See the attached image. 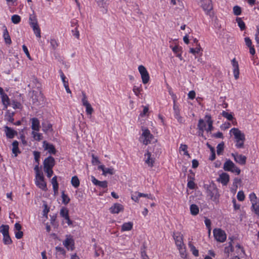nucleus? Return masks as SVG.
<instances>
[{"label": "nucleus", "instance_id": "nucleus-64", "mask_svg": "<svg viewBox=\"0 0 259 259\" xmlns=\"http://www.w3.org/2000/svg\"><path fill=\"white\" fill-rule=\"evenodd\" d=\"M92 162L93 164H97L100 163V161L98 159V158L97 157L95 156L94 154H92Z\"/></svg>", "mask_w": 259, "mask_h": 259}, {"label": "nucleus", "instance_id": "nucleus-45", "mask_svg": "<svg viewBox=\"0 0 259 259\" xmlns=\"http://www.w3.org/2000/svg\"><path fill=\"white\" fill-rule=\"evenodd\" d=\"M12 22L15 24H18L21 21V17L18 15H14L11 17Z\"/></svg>", "mask_w": 259, "mask_h": 259}, {"label": "nucleus", "instance_id": "nucleus-14", "mask_svg": "<svg viewBox=\"0 0 259 259\" xmlns=\"http://www.w3.org/2000/svg\"><path fill=\"white\" fill-rule=\"evenodd\" d=\"M43 147L46 150H48L49 153L53 154H55L56 153V150L55 146L50 143H48L45 141L43 142Z\"/></svg>", "mask_w": 259, "mask_h": 259}, {"label": "nucleus", "instance_id": "nucleus-53", "mask_svg": "<svg viewBox=\"0 0 259 259\" xmlns=\"http://www.w3.org/2000/svg\"><path fill=\"white\" fill-rule=\"evenodd\" d=\"M38 164H39L37 163V164L36 165L34 168V170L35 171V174H36L35 178L38 177L39 176L43 175L42 172H40L39 170Z\"/></svg>", "mask_w": 259, "mask_h": 259}, {"label": "nucleus", "instance_id": "nucleus-38", "mask_svg": "<svg viewBox=\"0 0 259 259\" xmlns=\"http://www.w3.org/2000/svg\"><path fill=\"white\" fill-rule=\"evenodd\" d=\"M71 183L75 188H77L79 186V181L77 176H73L71 181Z\"/></svg>", "mask_w": 259, "mask_h": 259}, {"label": "nucleus", "instance_id": "nucleus-3", "mask_svg": "<svg viewBox=\"0 0 259 259\" xmlns=\"http://www.w3.org/2000/svg\"><path fill=\"white\" fill-rule=\"evenodd\" d=\"M215 239L219 242H224L226 239V234L221 229L215 228L213 231Z\"/></svg>", "mask_w": 259, "mask_h": 259}, {"label": "nucleus", "instance_id": "nucleus-11", "mask_svg": "<svg viewBox=\"0 0 259 259\" xmlns=\"http://www.w3.org/2000/svg\"><path fill=\"white\" fill-rule=\"evenodd\" d=\"M66 239L63 241V244L68 250L70 248L71 250L74 249V240L69 236H66Z\"/></svg>", "mask_w": 259, "mask_h": 259}, {"label": "nucleus", "instance_id": "nucleus-41", "mask_svg": "<svg viewBox=\"0 0 259 259\" xmlns=\"http://www.w3.org/2000/svg\"><path fill=\"white\" fill-rule=\"evenodd\" d=\"M224 149V143L222 142L221 143L219 144L217 147V152L218 155H221L222 154L223 151Z\"/></svg>", "mask_w": 259, "mask_h": 259}, {"label": "nucleus", "instance_id": "nucleus-52", "mask_svg": "<svg viewBox=\"0 0 259 259\" xmlns=\"http://www.w3.org/2000/svg\"><path fill=\"white\" fill-rule=\"evenodd\" d=\"M43 206L44 207L43 210V215L47 218L48 213L50 211V208L48 207V205L46 203L43 204Z\"/></svg>", "mask_w": 259, "mask_h": 259}, {"label": "nucleus", "instance_id": "nucleus-56", "mask_svg": "<svg viewBox=\"0 0 259 259\" xmlns=\"http://www.w3.org/2000/svg\"><path fill=\"white\" fill-rule=\"evenodd\" d=\"M108 174L111 175H113L114 174V168L112 167L106 168L104 172L103 173V175H106Z\"/></svg>", "mask_w": 259, "mask_h": 259}, {"label": "nucleus", "instance_id": "nucleus-55", "mask_svg": "<svg viewBox=\"0 0 259 259\" xmlns=\"http://www.w3.org/2000/svg\"><path fill=\"white\" fill-rule=\"evenodd\" d=\"M187 148H188V147L186 145H185V144H181V146L180 147V151H183L184 152V155H189L188 151H187Z\"/></svg>", "mask_w": 259, "mask_h": 259}, {"label": "nucleus", "instance_id": "nucleus-39", "mask_svg": "<svg viewBox=\"0 0 259 259\" xmlns=\"http://www.w3.org/2000/svg\"><path fill=\"white\" fill-rule=\"evenodd\" d=\"M61 197L62 203L65 205L67 204L70 200L68 195L65 194L64 191L62 192Z\"/></svg>", "mask_w": 259, "mask_h": 259}, {"label": "nucleus", "instance_id": "nucleus-17", "mask_svg": "<svg viewBox=\"0 0 259 259\" xmlns=\"http://www.w3.org/2000/svg\"><path fill=\"white\" fill-rule=\"evenodd\" d=\"M201 7L203 9L207 12L212 9V5L211 0H202Z\"/></svg>", "mask_w": 259, "mask_h": 259}, {"label": "nucleus", "instance_id": "nucleus-19", "mask_svg": "<svg viewBox=\"0 0 259 259\" xmlns=\"http://www.w3.org/2000/svg\"><path fill=\"white\" fill-rule=\"evenodd\" d=\"M4 28V33H3V37L5 40V42L6 44L10 45L12 43L11 39L10 36L9 34V32L7 30V28L5 25L3 26Z\"/></svg>", "mask_w": 259, "mask_h": 259}, {"label": "nucleus", "instance_id": "nucleus-54", "mask_svg": "<svg viewBox=\"0 0 259 259\" xmlns=\"http://www.w3.org/2000/svg\"><path fill=\"white\" fill-rule=\"evenodd\" d=\"M138 197H147L148 198L150 199L151 200H153L155 199V198L154 197H153V196L151 194H144V193H140V192H138Z\"/></svg>", "mask_w": 259, "mask_h": 259}, {"label": "nucleus", "instance_id": "nucleus-10", "mask_svg": "<svg viewBox=\"0 0 259 259\" xmlns=\"http://www.w3.org/2000/svg\"><path fill=\"white\" fill-rule=\"evenodd\" d=\"M173 238L175 241V243L177 247H181V246H184L183 236L180 233H178L176 234L174 233Z\"/></svg>", "mask_w": 259, "mask_h": 259}, {"label": "nucleus", "instance_id": "nucleus-60", "mask_svg": "<svg viewBox=\"0 0 259 259\" xmlns=\"http://www.w3.org/2000/svg\"><path fill=\"white\" fill-rule=\"evenodd\" d=\"M33 155L34 156L35 161L39 164V159L40 158V152L38 151H33Z\"/></svg>", "mask_w": 259, "mask_h": 259}, {"label": "nucleus", "instance_id": "nucleus-44", "mask_svg": "<svg viewBox=\"0 0 259 259\" xmlns=\"http://www.w3.org/2000/svg\"><path fill=\"white\" fill-rule=\"evenodd\" d=\"M174 105H173V109L174 110V115H178V114H180V110L179 106L176 104V99L174 98Z\"/></svg>", "mask_w": 259, "mask_h": 259}, {"label": "nucleus", "instance_id": "nucleus-1", "mask_svg": "<svg viewBox=\"0 0 259 259\" xmlns=\"http://www.w3.org/2000/svg\"><path fill=\"white\" fill-rule=\"evenodd\" d=\"M203 188L206 191L207 196H209L210 199L215 203H218L220 194L216 185L212 182L209 184H204Z\"/></svg>", "mask_w": 259, "mask_h": 259}, {"label": "nucleus", "instance_id": "nucleus-4", "mask_svg": "<svg viewBox=\"0 0 259 259\" xmlns=\"http://www.w3.org/2000/svg\"><path fill=\"white\" fill-rule=\"evenodd\" d=\"M139 71L141 75L142 82L146 84L149 81L150 77L146 68L142 65L138 67Z\"/></svg>", "mask_w": 259, "mask_h": 259}, {"label": "nucleus", "instance_id": "nucleus-59", "mask_svg": "<svg viewBox=\"0 0 259 259\" xmlns=\"http://www.w3.org/2000/svg\"><path fill=\"white\" fill-rule=\"evenodd\" d=\"M50 44H51L52 48L53 50H56V49L58 46V44L56 40L55 39H51L50 40Z\"/></svg>", "mask_w": 259, "mask_h": 259}, {"label": "nucleus", "instance_id": "nucleus-26", "mask_svg": "<svg viewBox=\"0 0 259 259\" xmlns=\"http://www.w3.org/2000/svg\"><path fill=\"white\" fill-rule=\"evenodd\" d=\"M32 125L31 128L34 131H38L40 128L39 121L36 118H33L31 119Z\"/></svg>", "mask_w": 259, "mask_h": 259}, {"label": "nucleus", "instance_id": "nucleus-7", "mask_svg": "<svg viewBox=\"0 0 259 259\" xmlns=\"http://www.w3.org/2000/svg\"><path fill=\"white\" fill-rule=\"evenodd\" d=\"M230 132L234 135L235 138L238 141H245V135L242 133L238 128H233L231 130Z\"/></svg>", "mask_w": 259, "mask_h": 259}, {"label": "nucleus", "instance_id": "nucleus-37", "mask_svg": "<svg viewBox=\"0 0 259 259\" xmlns=\"http://www.w3.org/2000/svg\"><path fill=\"white\" fill-rule=\"evenodd\" d=\"M188 246L190 247V250L192 251L193 254L195 256H198L199 255L198 250L197 249L196 247L190 242H189Z\"/></svg>", "mask_w": 259, "mask_h": 259}, {"label": "nucleus", "instance_id": "nucleus-48", "mask_svg": "<svg viewBox=\"0 0 259 259\" xmlns=\"http://www.w3.org/2000/svg\"><path fill=\"white\" fill-rule=\"evenodd\" d=\"M233 13L235 15L238 16L241 13V9L239 6H235L233 7Z\"/></svg>", "mask_w": 259, "mask_h": 259}, {"label": "nucleus", "instance_id": "nucleus-58", "mask_svg": "<svg viewBox=\"0 0 259 259\" xmlns=\"http://www.w3.org/2000/svg\"><path fill=\"white\" fill-rule=\"evenodd\" d=\"M12 105L14 109H21L22 108L21 103L15 101H13Z\"/></svg>", "mask_w": 259, "mask_h": 259}, {"label": "nucleus", "instance_id": "nucleus-43", "mask_svg": "<svg viewBox=\"0 0 259 259\" xmlns=\"http://www.w3.org/2000/svg\"><path fill=\"white\" fill-rule=\"evenodd\" d=\"M202 48L200 45V44L197 45V47L196 49L190 48L189 52L193 54V55H195L196 53H198L200 51H202Z\"/></svg>", "mask_w": 259, "mask_h": 259}, {"label": "nucleus", "instance_id": "nucleus-28", "mask_svg": "<svg viewBox=\"0 0 259 259\" xmlns=\"http://www.w3.org/2000/svg\"><path fill=\"white\" fill-rule=\"evenodd\" d=\"M57 176H54L53 177L51 180V183L53 185V190L55 194L58 193V188H59V184L57 182Z\"/></svg>", "mask_w": 259, "mask_h": 259}, {"label": "nucleus", "instance_id": "nucleus-29", "mask_svg": "<svg viewBox=\"0 0 259 259\" xmlns=\"http://www.w3.org/2000/svg\"><path fill=\"white\" fill-rule=\"evenodd\" d=\"M14 115V112H11L9 110H8L6 112V114L5 115V120H7L8 121L11 123H13V121H14V119L13 117Z\"/></svg>", "mask_w": 259, "mask_h": 259}, {"label": "nucleus", "instance_id": "nucleus-15", "mask_svg": "<svg viewBox=\"0 0 259 259\" xmlns=\"http://www.w3.org/2000/svg\"><path fill=\"white\" fill-rule=\"evenodd\" d=\"M42 98V95L40 92L38 94L37 92L33 91L31 96L33 104L38 105L39 104V102Z\"/></svg>", "mask_w": 259, "mask_h": 259}, {"label": "nucleus", "instance_id": "nucleus-31", "mask_svg": "<svg viewBox=\"0 0 259 259\" xmlns=\"http://www.w3.org/2000/svg\"><path fill=\"white\" fill-rule=\"evenodd\" d=\"M198 128L200 131L204 132L205 130L206 124L203 119H200L197 125Z\"/></svg>", "mask_w": 259, "mask_h": 259}, {"label": "nucleus", "instance_id": "nucleus-22", "mask_svg": "<svg viewBox=\"0 0 259 259\" xmlns=\"http://www.w3.org/2000/svg\"><path fill=\"white\" fill-rule=\"evenodd\" d=\"M1 96L2 101L4 105L3 110H5L8 108V106L10 104V100L8 95L4 93Z\"/></svg>", "mask_w": 259, "mask_h": 259}, {"label": "nucleus", "instance_id": "nucleus-61", "mask_svg": "<svg viewBox=\"0 0 259 259\" xmlns=\"http://www.w3.org/2000/svg\"><path fill=\"white\" fill-rule=\"evenodd\" d=\"M252 208L254 213L259 217V204L252 205Z\"/></svg>", "mask_w": 259, "mask_h": 259}, {"label": "nucleus", "instance_id": "nucleus-42", "mask_svg": "<svg viewBox=\"0 0 259 259\" xmlns=\"http://www.w3.org/2000/svg\"><path fill=\"white\" fill-rule=\"evenodd\" d=\"M3 242L5 244L9 245L12 243V241L9 234L3 235Z\"/></svg>", "mask_w": 259, "mask_h": 259}, {"label": "nucleus", "instance_id": "nucleus-36", "mask_svg": "<svg viewBox=\"0 0 259 259\" xmlns=\"http://www.w3.org/2000/svg\"><path fill=\"white\" fill-rule=\"evenodd\" d=\"M9 227L7 225H2L0 227V232L2 233L3 235L9 234Z\"/></svg>", "mask_w": 259, "mask_h": 259}, {"label": "nucleus", "instance_id": "nucleus-33", "mask_svg": "<svg viewBox=\"0 0 259 259\" xmlns=\"http://www.w3.org/2000/svg\"><path fill=\"white\" fill-rule=\"evenodd\" d=\"M190 211L192 215H197L199 212V208L196 204H193L190 206Z\"/></svg>", "mask_w": 259, "mask_h": 259}, {"label": "nucleus", "instance_id": "nucleus-35", "mask_svg": "<svg viewBox=\"0 0 259 259\" xmlns=\"http://www.w3.org/2000/svg\"><path fill=\"white\" fill-rule=\"evenodd\" d=\"M29 23L30 25H32L33 24L38 23L36 17L34 14V11H33V13L32 14H30L29 15Z\"/></svg>", "mask_w": 259, "mask_h": 259}, {"label": "nucleus", "instance_id": "nucleus-6", "mask_svg": "<svg viewBox=\"0 0 259 259\" xmlns=\"http://www.w3.org/2000/svg\"><path fill=\"white\" fill-rule=\"evenodd\" d=\"M44 169H53V167L55 164V159L51 156L45 158L44 162Z\"/></svg>", "mask_w": 259, "mask_h": 259}, {"label": "nucleus", "instance_id": "nucleus-24", "mask_svg": "<svg viewBox=\"0 0 259 259\" xmlns=\"http://www.w3.org/2000/svg\"><path fill=\"white\" fill-rule=\"evenodd\" d=\"M151 152L149 150L147 151V153L145 154V156H147V158L145 160V163L148 165L149 166L152 167L153 166L154 160L151 158Z\"/></svg>", "mask_w": 259, "mask_h": 259}, {"label": "nucleus", "instance_id": "nucleus-32", "mask_svg": "<svg viewBox=\"0 0 259 259\" xmlns=\"http://www.w3.org/2000/svg\"><path fill=\"white\" fill-rule=\"evenodd\" d=\"M60 215L64 219H68L69 217L68 210L64 207H62L60 212Z\"/></svg>", "mask_w": 259, "mask_h": 259}, {"label": "nucleus", "instance_id": "nucleus-63", "mask_svg": "<svg viewBox=\"0 0 259 259\" xmlns=\"http://www.w3.org/2000/svg\"><path fill=\"white\" fill-rule=\"evenodd\" d=\"M245 45L246 46H247L248 48L250 47H251L252 45V41L250 39L249 37H246L244 38Z\"/></svg>", "mask_w": 259, "mask_h": 259}, {"label": "nucleus", "instance_id": "nucleus-62", "mask_svg": "<svg viewBox=\"0 0 259 259\" xmlns=\"http://www.w3.org/2000/svg\"><path fill=\"white\" fill-rule=\"evenodd\" d=\"M143 111L140 114L141 117H143L147 115L149 111L148 106H143Z\"/></svg>", "mask_w": 259, "mask_h": 259}, {"label": "nucleus", "instance_id": "nucleus-47", "mask_svg": "<svg viewBox=\"0 0 259 259\" xmlns=\"http://www.w3.org/2000/svg\"><path fill=\"white\" fill-rule=\"evenodd\" d=\"M84 106L85 107L87 114L88 115H91L94 111V109L91 105L89 103Z\"/></svg>", "mask_w": 259, "mask_h": 259}, {"label": "nucleus", "instance_id": "nucleus-27", "mask_svg": "<svg viewBox=\"0 0 259 259\" xmlns=\"http://www.w3.org/2000/svg\"><path fill=\"white\" fill-rule=\"evenodd\" d=\"M133 227V223L131 222L124 223L121 226V231L122 232L130 231L132 229Z\"/></svg>", "mask_w": 259, "mask_h": 259}, {"label": "nucleus", "instance_id": "nucleus-20", "mask_svg": "<svg viewBox=\"0 0 259 259\" xmlns=\"http://www.w3.org/2000/svg\"><path fill=\"white\" fill-rule=\"evenodd\" d=\"M205 118L206 120V122L208 124V127L205 128V130L207 132H211L213 130V121L211 119V117L210 115H206L205 116Z\"/></svg>", "mask_w": 259, "mask_h": 259}, {"label": "nucleus", "instance_id": "nucleus-51", "mask_svg": "<svg viewBox=\"0 0 259 259\" xmlns=\"http://www.w3.org/2000/svg\"><path fill=\"white\" fill-rule=\"evenodd\" d=\"M237 197L239 201H243L245 198L244 192L242 191H239L237 193Z\"/></svg>", "mask_w": 259, "mask_h": 259}, {"label": "nucleus", "instance_id": "nucleus-57", "mask_svg": "<svg viewBox=\"0 0 259 259\" xmlns=\"http://www.w3.org/2000/svg\"><path fill=\"white\" fill-rule=\"evenodd\" d=\"M82 98L81 101H82V105L84 106L89 104V102L87 100V96L85 95V94L84 93V92H82Z\"/></svg>", "mask_w": 259, "mask_h": 259}, {"label": "nucleus", "instance_id": "nucleus-9", "mask_svg": "<svg viewBox=\"0 0 259 259\" xmlns=\"http://www.w3.org/2000/svg\"><path fill=\"white\" fill-rule=\"evenodd\" d=\"M4 131L6 134V136L8 139H13L15 136L17 135V132L14 130L12 128L5 126L4 127Z\"/></svg>", "mask_w": 259, "mask_h": 259}, {"label": "nucleus", "instance_id": "nucleus-16", "mask_svg": "<svg viewBox=\"0 0 259 259\" xmlns=\"http://www.w3.org/2000/svg\"><path fill=\"white\" fill-rule=\"evenodd\" d=\"M232 65L233 66V73L235 79H237L239 76V69L238 62L234 58L232 60Z\"/></svg>", "mask_w": 259, "mask_h": 259}, {"label": "nucleus", "instance_id": "nucleus-30", "mask_svg": "<svg viewBox=\"0 0 259 259\" xmlns=\"http://www.w3.org/2000/svg\"><path fill=\"white\" fill-rule=\"evenodd\" d=\"M33 29L34 33L35 34V35L37 37H40V29L39 27L38 23L33 24L30 25Z\"/></svg>", "mask_w": 259, "mask_h": 259}, {"label": "nucleus", "instance_id": "nucleus-18", "mask_svg": "<svg viewBox=\"0 0 259 259\" xmlns=\"http://www.w3.org/2000/svg\"><path fill=\"white\" fill-rule=\"evenodd\" d=\"M92 182L96 186H98L101 188H105L107 187L108 182L106 181H100L96 179L95 177L92 176Z\"/></svg>", "mask_w": 259, "mask_h": 259}, {"label": "nucleus", "instance_id": "nucleus-8", "mask_svg": "<svg viewBox=\"0 0 259 259\" xmlns=\"http://www.w3.org/2000/svg\"><path fill=\"white\" fill-rule=\"evenodd\" d=\"M235 161L241 165H244L246 163V157L241 154L232 153Z\"/></svg>", "mask_w": 259, "mask_h": 259}, {"label": "nucleus", "instance_id": "nucleus-12", "mask_svg": "<svg viewBox=\"0 0 259 259\" xmlns=\"http://www.w3.org/2000/svg\"><path fill=\"white\" fill-rule=\"evenodd\" d=\"M124 210L123 206L119 203H116L113 204L110 208V212L112 213H118L120 211Z\"/></svg>", "mask_w": 259, "mask_h": 259}, {"label": "nucleus", "instance_id": "nucleus-46", "mask_svg": "<svg viewBox=\"0 0 259 259\" xmlns=\"http://www.w3.org/2000/svg\"><path fill=\"white\" fill-rule=\"evenodd\" d=\"M222 116L226 118L228 120L232 121L233 119V116L231 113L223 111L222 114Z\"/></svg>", "mask_w": 259, "mask_h": 259}, {"label": "nucleus", "instance_id": "nucleus-5", "mask_svg": "<svg viewBox=\"0 0 259 259\" xmlns=\"http://www.w3.org/2000/svg\"><path fill=\"white\" fill-rule=\"evenodd\" d=\"M35 184L39 188L43 191H46L48 189L44 175L35 178Z\"/></svg>", "mask_w": 259, "mask_h": 259}, {"label": "nucleus", "instance_id": "nucleus-34", "mask_svg": "<svg viewBox=\"0 0 259 259\" xmlns=\"http://www.w3.org/2000/svg\"><path fill=\"white\" fill-rule=\"evenodd\" d=\"M229 239L230 240V241L229 242V246L225 248V252L228 254L229 253L230 251H233V247L232 245V242L233 240L232 239V237H229Z\"/></svg>", "mask_w": 259, "mask_h": 259}, {"label": "nucleus", "instance_id": "nucleus-25", "mask_svg": "<svg viewBox=\"0 0 259 259\" xmlns=\"http://www.w3.org/2000/svg\"><path fill=\"white\" fill-rule=\"evenodd\" d=\"M19 143L17 141H14L12 143V153L14 154V156L16 157L17 156L18 154L21 153V151H20L19 147Z\"/></svg>", "mask_w": 259, "mask_h": 259}, {"label": "nucleus", "instance_id": "nucleus-13", "mask_svg": "<svg viewBox=\"0 0 259 259\" xmlns=\"http://www.w3.org/2000/svg\"><path fill=\"white\" fill-rule=\"evenodd\" d=\"M229 180V175L226 172H223L220 175L217 181L221 182L223 185L226 186L228 183Z\"/></svg>", "mask_w": 259, "mask_h": 259}, {"label": "nucleus", "instance_id": "nucleus-40", "mask_svg": "<svg viewBox=\"0 0 259 259\" xmlns=\"http://www.w3.org/2000/svg\"><path fill=\"white\" fill-rule=\"evenodd\" d=\"M236 21L241 30H243L245 29L246 27L245 23L242 21L241 18L237 17L236 19Z\"/></svg>", "mask_w": 259, "mask_h": 259}, {"label": "nucleus", "instance_id": "nucleus-49", "mask_svg": "<svg viewBox=\"0 0 259 259\" xmlns=\"http://www.w3.org/2000/svg\"><path fill=\"white\" fill-rule=\"evenodd\" d=\"M32 135H33V137L35 140L39 141L42 139V135L41 134L35 132L34 131H33L32 132Z\"/></svg>", "mask_w": 259, "mask_h": 259}, {"label": "nucleus", "instance_id": "nucleus-50", "mask_svg": "<svg viewBox=\"0 0 259 259\" xmlns=\"http://www.w3.org/2000/svg\"><path fill=\"white\" fill-rule=\"evenodd\" d=\"M178 249L179 250L180 253L182 257H184L186 255L185 245L181 246V247H178Z\"/></svg>", "mask_w": 259, "mask_h": 259}, {"label": "nucleus", "instance_id": "nucleus-23", "mask_svg": "<svg viewBox=\"0 0 259 259\" xmlns=\"http://www.w3.org/2000/svg\"><path fill=\"white\" fill-rule=\"evenodd\" d=\"M42 131L45 133H47L49 131H52V125L51 123L48 121H45L42 123Z\"/></svg>", "mask_w": 259, "mask_h": 259}, {"label": "nucleus", "instance_id": "nucleus-21", "mask_svg": "<svg viewBox=\"0 0 259 259\" xmlns=\"http://www.w3.org/2000/svg\"><path fill=\"white\" fill-rule=\"evenodd\" d=\"M234 166L235 164L230 159H228L225 162L223 168L225 171H230Z\"/></svg>", "mask_w": 259, "mask_h": 259}, {"label": "nucleus", "instance_id": "nucleus-2", "mask_svg": "<svg viewBox=\"0 0 259 259\" xmlns=\"http://www.w3.org/2000/svg\"><path fill=\"white\" fill-rule=\"evenodd\" d=\"M143 133L140 139H143L142 141L143 144L147 145L150 143L151 140L154 138V136L150 133V131L143 126L142 127Z\"/></svg>", "mask_w": 259, "mask_h": 259}]
</instances>
